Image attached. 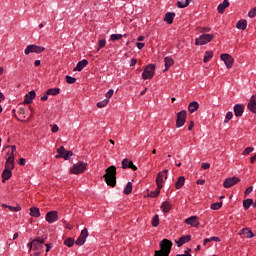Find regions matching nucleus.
Returning a JSON list of instances; mask_svg holds the SVG:
<instances>
[{
	"mask_svg": "<svg viewBox=\"0 0 256 256\" xmlns=\"http://www.w3.org/2000/svg\"><path fill=\"white\" fill-rule=\"evenodd\" d=\"M11 149V151H8L7 155L8 157L6 158L5 162V169L2 172V183H5V181H9L11 177H13V169H15V152L17 151V146L13 145H7L5 148L6 149Z\"/></svg>",
	"mask_w": 256,
	"mask_h": 256,
	"instance_id": "obj_1",
	"label": "nucleus"
},
{
	"mask_svg": "<svg viewBox=\"0 0 256 256\" xmlns=\"http://www.w3.org/2000/svg\"><path fill=\"white\" fill-rule=\"evenodd\" d=\"M117 167L109 166L104 174V179L109 187H115L117 185Z\"/></svg>",
	"mask_w": 256,
	"mask_h": 256,
	"instance_id": "obj_2",
	"label": "nucleus"
},
{
	"mask_svg": "<svg viewBox=\"0 0 256 256\" xmlns=\"http://www.w3.org/2000/svg\"><path fill=\"white\" fill-rule=\"evenodd\" d=\"M159 250H156L154 256H169L171 253V248L173 247V242L168 239H163L159 242Z\"/></svg>",
	"mask_w": 256,
	"mask_h": 256,
	"instance_id": "obj_3",
	"label": "nucleus"
},
{
	"mask_svg": "<svg viewBox=\"0 0 256 256\" xmlns=\"http://www.w3.org/2000/svg\"><path fill=\"white\" fill-rule=\"evenodd\" d=\"M43 245H45V238L38 237L28 243L30 251H40L43 252Z\"/></svg>",
	"mask_w": 256,
	"mask_h": 256,
	"instance_id": "obj_4",
	"label": "nucleus"
},
{
	"mask_svg": "<svg viewBox=\"0 0 256 256\" xmlns=\"http://www.w3.org/2000/svg\"><path fill=\"white\" fill-rule=\"evenodd\" d=\"M85 169H87V162L79 161L73 165L71 173L73 175H81V173H85Z\"/></svg>",
	"mask_w": 256,
	"mask_h": 256,
	"instance_id": "obj_5",
	"label": "nucleus"
},
{
	"mask_svg": "<svg viewBox=\"0 0 256 256\" xmlns=\"http://www.w3.org/2000/svg\"><path fill=\"white\" fill-rule=\"evenodd\" d=\"M43 51H45V47L39 46L37 44H30L25 48L24 53L25 55H31V53L39 54L43 53Z\"/></svg>",
	"mask_w": 256,
	"mask_h": 256,
	"instance_id": "obj_6",
	"label": "nucleus"
},
{
	"mask_svg": "<svg viewBox=\"0 0 256 256\" xmlns=\"http://www.w3.org/2000/svg\"><path fill=\"white\" fill-rule=\"evenodd\" d=\"M155 75V66L154 64H149L145 67L143 73H142V79H144V81L153 79Z\"/></svg>",
	"mask_w": 256,
	"mask_h": 256,
	"instance_id": "obj_7",
	"label": "nucleus"
},
{
	"mask_svg": "<svg viewBox=\"0 0 256 256\" xmlns=\"http://www.w3.org/2000/svg\"><path fill=\"white\" fill-rule=\"evenodd\" d=\"M213 37H215L213 34H202L195 39V45H207L213 41Z\"/></svg>",
	"mask_w": 256,
	"mask_h": 256,
	"instance_id": "obj_8",
	"label": "nucleus"
},
{
	"mask_svg": "<svg viewBox=\"0 0 256 256\" xmlns=\"http://www.w3.org/2000/svg\"><path fill=\"white\" fill-rule=\"evenodd\" d=\"M167 173H169V170L167 169L158 173L156 178V185L158 189H163V185L165 184V181H167Z\"/></svg>",
	"mask_w": 256,
	"mask_h": 256,
	"instance_id": "obj_9",
	"label": "nucleus"
},
{
	"mask_svg": "<svg viewBox=\"0 0 256 256\" xmlns=\"http://www.w3.org/2000/svg\"><path fill=\"white\" fill-rule=\"evenodd\" d=\"M187 121V111L182 110L178 112L177 119H176V127L177 129L183 127Z\"/></svg>",
	"mask_w": 256,
	"mask_h": 256,
	"instance_id": "obj_10",
	"label": "nucleus"
},
{
	"mask_svg": "<svg viewBox=\"0 0 256 256\" xmlns=\"http://www.w3.org/2000/svg\"><path fill=\"white\" fill-rule=\"evenodd\" d=\"M220 59L225 63V66L227 67V69H231V67H233V64L235 63V59L232 58V56L227 53L221 54Z\"/></svg>",
	"mask_w": 256,
	"mask_h": 256,
	"instance_id": "obj_11",
	"label": "nucleus"
},
{
	"mask_svg": "<svg viewBox=\"0 0 256 256\" xmlns=\"http://www.w3.org/2000/svg\"><path fill=\"white\" fill-rule=\"evenodd\" d=\"M237 183H241V179H239L236 176L231 177V178H226L223 182V187L225 189H230V187H233L234 185H237Z\"/></svg>",
	"mask_w": 256,
	"mask_h": 256,
	"instance_id": "obj_12",
	"label": "nucleus"
},
{
	"mask_svg": "<svg viewBox=\"0 0 256 256\" xmlns=\"http://www.w3.org/2000/svg\"><path fill=\"white\" fill-rule=\"evenodd\" d=\"M88 237H89V230H87V228H84L81 231L80 236L75 241L76 245H79V246L85 245V242L87 241Z\"/></svg>",
	"mask_w": 256,
	"mask_h": 256,
	"instance_id": "obj_13",
	"label": "nucleus"
},
{
	"mask_svg": "<svg viewBox=\"0 0 256 256\" xmlns=\"http://www.w3.org/2000/svg\"><path fill=\"white\" fill-rule=\"evenodd\" d=\"M45 220L47 223H55V221L59 220V213L55 210L47 212Z\"/></svg>",
	"mask_w": 256,
	"mask_h": 256,
	"instance_id": "obj_14",
	"label": "nucleus"
},
{
	"mask_svg": "<svg viewBox=\"0 0 256 256\" xmlns=\"http://www.w3.org/2000/svg\"><path fill=\"white\" fill-rule=\"evenodd\" d=\"M186 225H190V227L199 228V218L197 216H191L185 220Z\"/></svg>",
	"mask_w": 256,
	"mask_h": 256,
	"instance_id": "obj_15",
	"label": "nucleus"
},
{
	"mask_svg": "<svg viewBox=\"0 0 256 256\" xmlns=\"http://www.w3.org/2000/svg\"><path fill=\"white\" fill-rule=\"evenodd\" d=\"M122 169H132V171H137V166H135V164H133V161L124 158L122 160Z\"/></svg>",
	"mask_w": 256,
	"mask_h": 256,
	"instance_id": "obj_16",
	"label": "nucleus"
},
{
	"mask_svg": "<svg viewBox=\"0 0 256 256\" xmlns=\"http://www.w3.org/2000/svg\"><path fill=\"white\" fill-rule=\"evenodd\" d=\"M243 113H245V106L243 104H235L234 105L235 117H243Z\"/></svg>",
	"mask_w": 256,
	"mask_h": 256,
	"instance_id": "obj_17",
	"label": "nucleus"
},
{
	"mask_svg": "<svg viewBox=\"0 0 256 256\" xmlns=\"http://www.w3.org/2000/svg\"><path fill=\"white\" fill-rule=\"evenodd\" d=\"M191 241V235H185L181 236L179 240H176L177 247H182V245H185V243H189Z\"/></svg>",
	"mask_w": 256,
	"mask_h": 256,
	"instance_id": "obj_18",
	"label": "nucleus"
},
{
	"mask_svg": "<svg viewBox=\"0 0 256 256\" xmlns=\"http://www.w3.org/2000/svg\"><path fill=\"white\" fill-rule=\"evenodd\" d=\"M89 65V61L87 59H83L82 61H79L76 65V67L73 69V71H83L85 67Z\"/></svg>",
	"mask_w": 256,
	"mask_h": 256,
	"instance_id": "obj_19",
	"label": "nucleus"
},
{
	"mask_svg": "<svg viewBox=\"0 0 256 256\" xmlns=\"http://www.w3.org/2000/svg\"><path fill=\"white\" fill-rule=\"evenodd\" d=\"M164 63H165V69H164V73L166 71H169V68L173 67L175 60H173V58L167 56L164 58Z\"/></svg>",
	"mask_w": 256,
	"mask_h": 256,
	"instance_id": "obj_20",
	"label": "nucleus"
},
{
	"mask_svg": "<svg viewBox=\"0 0 256 256\" xmlns=\"http://www.w3.org/2000/svg\"><path fill=\"white\" fill-rule=\"evenodd\" d=\"M229 5H230L229 0H224L223 3L219 4L217 7L218 13H220V15H223V13H225V9H227Z\"/></svg>",
	"mask_w": 256,
	"mask_h": 256,
	"instance_id": "obj_21",
	"label": "nucleus"
},
{
	"mask_svg": "<svg viewBox=\"0 0 256 256\" xmlns=\"http://www.w3.org/2000/svg\"><path fill=\"white\" fill-rule=\"evenodd\" d=\"M175 19V12H167L164 17V21L171 25Z\"/></svg>",
	"mask_w": 256,
	"mask_h": 256,
	"instance_id": "obj_22",
	"label": "nucleus"
},
{
	"mask_svg": "<svg viewBox=\"0 0 256 256\" xmlns=\"http://www.w3.org/2000/svg\"><path fill=\"white\" fill-rule=\"evenodd\" d=\"M172 207L173 206L171 205L170 202L164 201L161 205V210L163 213H169V211H171Z\"/></svg>",
	"mask_w": 256,
	"mask_h": 256,
	"instance_id": "obj_23",
	"label": "nucleus"
},
{
	"mask_svg": "<svg viewBox=\"0 0 256 256\" xmlns=\"http://www.w3.org/2000/svg\"><path fill=\"white\" fill-rule=\"evenodd\" d=\"M199 109V102L193 101L188 105V111L190 113H195Z\"/></svg>",
	"mask_w": 256,
	"mask_h": 256,
	"instance_id": "obj_24",
	"label": "nucleus"
},
{
	"mask_svg": "<svg viewBox=\"0 0 256 256\" xmlns=\"http://www.w3.org/2000/svg\"><path fill=\"white\" fill-rule=\"evenodd\" d=\"M30 216L39 218V217H41V211L37 207H31L30 208Z\"/></svg>",
	"mask_w": 256,
	"mask_h": 256,
	"instance_id": "obj_25",
	"label": "nucleus"
},
{
	"mask_svg": "<svg viewBox=\"0 0 256 256\" xmlns=\"http://www.w3.org/2000/svg\"><path fill=\"white\" fill-rule=\"evenodd\" d=\"M237 29L245 31L247 29V20H239L236 24Z\"/></svg>",
	"mask_w": 256,
	"mask_h": 256,
	"instance_id": "obj_26",
	"label": "nucleus"
},
{
	"mask_svg": "<svg viewBox=\"0 0 256 256\" xmlns=\"http://www.w3.org/2000/svg\"><path fill=\"white\" fill-rule=\"evenodd\" d=\"M124 195H131L133 193V183L128 182L123 191Z\"/></svg>",
	"mask_w": 256,
	"mask_h": 256,
	"instance_id": "obj_27",
	"label": "nucleus"
},
{
	"mask_svg": "<svg viewBox=\"0 0 256 256\" xmlns=\"http://www.w3.org/2000/svg\"><path fill=\"white\" fill-rule=\"evenodd\" d=\"M183 185H185V177L184 176H180L178 178V180L175 183V188L176 189H181V187H183Z\"/></svg>",
	"mask_w": 256,
	"mask_h": 256,
	"instance_id": "obj_28",
	"label": "nucleus"
},
{
	"mask_svg": "<svg viewBox=\"0 0 256 256\" xmlns=\"http://www.w3.org/2000/svg\"><path fill=\"white\" fill-rule=\"evenodd\" d=\"M189 3H191V0H182L177 2V7L179 9H185V7H189Z\"/></svg>",
	"mask_w": 256,
	"mask_h": 256,
	"instance_id": "obj_29",
	"label": "nucleus"
},
{
	"mask_svg": "<svg viewBox=\"0 0 256 256\" xmlns=\"http://www.w3.org/2000/svg\"><path fill=\"white\" fill-rule=\"evenodd\" d=\"M255 203H253V199L251 198H248V199H245L243 201V207L245 209V211H247V209H249L251 207V205H254Z\"/></svg>",
	"mask_w": 256,
	"mask_h": 256,
	"instance_id": "obj_30",
	"label": "nucleus"
},
{
	"mask_svg": "<svg viewBox=\"0 0 256 256\" xmlns=\"http://www.w3.org/2000/svg\"><path fill=\"white\" fill-rule=\"evenodd\" d=\"M213 59V52L212 51H206L204 54V63H209Z\"/></svg>",
	"mask_w": 256,
	"mask_h": 256,
	"instance_id": "obj_31",
	"label": "nucleus"
},
{
	"mask_svg": "<svg viewBox=\"0 0 256 256\" xmlns=\"http://www.w3.org/2000/svg\"><path fill=\"white\" fill-rule=\"evenodd\" d=\"M61 93V89L59 88H50L47 90L46 95H59Z\"/></svg>",
	"mask_w": 256,
	"mask_h": 256,
	"instance_id": "obj_32",
	"label": "nucleus"
},
{
	"mask_svg": "<svg viewBox=\"0 0 256 256\" xmlns=\"http://www.w3.org/2000/svg\"><path fill=\"white\" fill-rule=\"evenodd\" d=\"M65 147L61 146L60 148L57 149V155H56V159H63L64 155H65Z\"/></svg>",
	"mask_w": 256,
	"mask_h": 256,
	"instance_id": "obj_33",
	"label": "nucleus"
},
{
	"mask_svg": "<svg viewBox=\"0 0 256 256\" xmlns=\"http://www.w3.org/2000/svg\"><path fill=\"white\" fill-rule=\"evenodd\" d=\"M161 193V188L157 186V189L155 191H151L148 196L151 197L152 199H155V197H159V194Z\"/></svg>",
	"mask_w": 256,
	"mask_h": 256,
	"instance_id": "obj_34",
	"label": "nucleus"
},
{
	"mask_svg": "<svg viewBox=\"0 0 256 256\" xmlns=\"http://www.w3.org/2000/svg\"><path fill=\"white\" fill-rule=\"evenodd\" d=\"M221 207H223V202H215L211 204L210 209H212L213 211H219Z\"/></svg>",
	"mask_w": 256,
	"mask_h": 256,
	"instance_id": "obj_35",
	"label": "nucleus"
},
{
	"mask_svg": "<svg viewBox=\"0 0 256 256\" xmlns=\"http://www.w3.org/2000/svg\"><path fill=\"white\" fill-rule=\"evenodd\" d=\"M211 241H216L217 243H219V241H221V238H219L217 236H212L210 238H205L204 239V245H207V243H211Z\"/></svg>",
	"mask_w": 256,
	"mask_h": 256,
	"instance_id": "obj_36",
	"label": "nucleus"
},
{
	"mask_svg": "<svg viewBox=\"0 0 256 256\" xmlns=\"http://www.w3.org/2000/svg\"><path fill=\"white\" fill-rule=\"evenodd\" d=\"M244 237H246V239H253L255 237V234L251 229L247 228Z\"/></svg>",
	"mask_w": 256,
	"mask_h": 256,
	"instance_id": "obj_37",
	"label": "nucleus"
},
{
	"mask_svg": "<svg viewBox=\"0 0 256 256\" xmlns=\"http://www.w3.org/2000/svg\"><path fill=\"white\" fill-rule=\"evenodd\" d=\"M64 245H66V247H73V245H75V240L73 238H67L64 241Z\"/></svg>",
	"mask_w": 256,
	"mask_h": 256,
	"instance_id": "obj_38",
	"label": "nucleus"
},
{
	"mask_svg": "<svg viewBox=\"0 0 256 256\" xmlns=\"http://www.w3.org/2000/svg\"><path fill=\"white\" fill-rule=\"evenodd\" d=\"M108 104H109L108 99H104L97 103V107L98 109H103V107H107Z\"/></svg>",
	"mask_w": 256,
	"mask_h": 256,
	"instance_id": "obj_39",
	"label": "nucleus"
},
{
	"mask_svg": "<svg viewBox=\"0 0 256 256\" xmlns=\"http://www.w3.org/2000/svg\"><path fill=\"white\" fill-rule=\"evenodd\" d=\"M111 41H119L123 39V34H112L110 36Z\"/></svg>",
	"mask_w": 256,
	"mask_h": 256,
	"instance_id": "obj_40",
	"label": "nucleus"
},
{
	"mask_svg": "<svg viewBox=\"0 0 256 256\" xmlns=\"http://www.w3.org/2000/svg\"><path fill=\"white\" fill-rule=\"evenodd\" d=\"M247 109L248 111H251V113L256 114V103H248Z\"/></svg>",
	"mask_w": 256,
	"mask_h": 256,
	"instance_id": "obj_41",
	"label": "nucleus"
},
{
	"mask_svg": "<svg viewBox=\"0 0 256 256\" xmlns=\"http://www.w3.org/2000/svg\"><path fill=\"white\" fill-rule=\"evenodd\" d=\"M75 81H77V78H75L73 76L66 75V83H68L69 85H73V83H75Z\"/></svg>",
	"mask_w": 256,
	"mask_h": 256,
	"instance_id": "obj_42",
	"label": "nucleus"
},
{
	"mask_svg": "<svg viewBox=\"0 0 256 256\" xmlns=\"http://www.w3.org/2000/svg\"><path fill=\"white\" fill-rule=\"evenodd\" d=\"M152 227H159V215H155L152 219Z\"/></svg>",
	"mask_w": 256,
	"mask_h": 256,
	"instance_id": "obj_43",
	"label": "nucleus"
},
{
	"mask_svg": "<svg viewBox=\"0 0 256 256\" xmlns=\"http://www.w3.org/2000/svg\"><path fill=\"white\" fill-rule=\"evenodd\" d=\"M231 119H233V112L229 111L226 113L224 123H229V121H231Z\"/></svg>",
	"mask_w": 256,
	"mask_h": 256,
	"instance_id": "obj_44",
	"label": "nucleus"
},
{
	"mask_svg": "<svg viewBox=\"0 0 256 256\" xmlns=\"http://www.w3.org/2000/svg\"><path fill=\"white\" fill-rule=\"evenodd\" d=\"M71 157H73V152L66 150L62 159H65V161H68V159H71Z\"/></svg>",
	"mask_w": 256,
	"mask_h": 256,
	"instance_id": "obj_45",
	"label": "nucleus"
},
{
	"mask_svg": "<svg viewBox=\"0 0 256 256\" xmlns=\"http://www.w3.org/2000/svg\"><path fill=\"white\" fill-rule=\"evenodd\" d=\"M105 45H107V40H105V39L99 40V42H98V51L103 49V47H105Z\"/></svg>",
	"mask_w": 256,
	"mask_h": 256,
	"instance_id": "obj_46",
	"label": "nucleus"
},
{
	"mask_svg": "<svg viewBox=\"0 0 256 256\" xmlns=\"http://www.w3.org/2000/svg\"><path fill=\"white\" fill-rule=\"evenodd\" d=\"M8 209L12 213H18V211H21V207L20 206H8Z\"/></svg>",
	"mask_w": 256,
	"mask_h": 256,
	"instance_id": "obj_47",
	"label": "nucleus"
},
{
	"mask_svg": "<svg viewBox=\"0 0 256 256\" xmlns=\"http://www.w3.org/2000/svg\"><path fill=\"white\" fill-rule=\"evenodd\" d=\"M248 17H250V19H253L254 17H256V7H254L248 12Z\"/></svg>",
	"mask_w": 256,
	"mask_h": 256,
	"instance_id": "obj_48",
	"label": "nucleus"
},
{
	"mask_svg": "<svg viewBox=\"0 0 256 256\" xmlns=\"http://www.w3.org/2000/svg\"><path fill=\"white\" fill-rule=\"evenodd\" d=\"M113 93H115V91L113 89H110L106 94H105V99H108V102H109V99H111L113 97Z\"/></svg>",
	"mask_w": 256,
	"mask_h": 256,
	"instance_id": "obj_49",
	"label": "nucleus"
},
{
	"mask_svg": "<svg viewBox=\"0 0 256 256\" xmlns=\"http://www.w3.org/2000/svg\"><path fill=\"white\" fill-rule=\"evenodd\" d=\"M254 150H255V148H253V147H247V148L243 151V155H249V153H253Z\"/></svg>",
	"mask_w": 256,
	"mask_h": 256,
	"instance_id": "obj_50",
	"label": "nucleus"
},
{
	"mask_svg": "<svg viewBox=\"0 0 256 256\" xmlns=\"http://www.w3.org/2000/svg\"><path fill=\"white\" fill-rule=\"evenodd\" d=\"M176 256H192L191 255V248H188L184 251V254H177Z\"/></svg>",
	"mask_w": 256,
	"mask_h": 256,
	"instance_id": "obj_51",
	"label": "nucleus"
},
{
	"mask_svg": "<svg viewBox=\"0 0 256 256\" xmlns=\"http://www.w3.org/2000/svg\"><path fill=\"white\" fill-rule=\"evenodd\" d=\"M65 229H68L69 231H72L73 225L67 223V221L63 220Z\"/></svg>",
	"mask_w": 256,
	"mask_h": 256,
	"instance_id": "obj_52",
	"label": "nucleus"
},
{
	"mask_svg": "<svg viewBox=\"0 0 256 256\" xmlns=\"http://www.w3.org/2000/svg\"><path fill=\"white\" fill-rule=\"evenodd\" d=\"M30 99H32V101H33V99H35V97H36V93H35V90H32V91H30L28 94H26Z\"/></svg>",
	"mask_w": 256,
	"mask_h": 256,
	"instance_id": "obj_53",
	"label": "nucleus"
},
{
	"mask_svg": "<svg viewBox=\"0 0 256 256\" xmlns=\"http://www.w3.org/2000/svg\"><path fill=\"white\" fill-rule=\"evenodd\" d=\"M51 127L52 133H57V131H59V126H57V124L51 125Z\"/></svg>",
	"mask_w": 256,
	"mask_h": 256,
	"instance_id": "obj_54",
	"label": "nucleus"
},
{
	"mask_svg": "<svg viewBox=\"0 0 256 256\" xmlns=\"http://www.w3.org/2000/svg\"><path fill=\"white\" fill-rule=\"evenodd\" d=\"M19 113H20L21 117H23V119H25V117H26V115H27V112L25 111V109L20 108V109H19Z\"/></svg>",
	"mask_w": 256,
	"mask_h": 256,
	"instance_id": "obj_55",
	"label": "nucleus"
},
{
	"mask_svg": "<svg viewBox=\"0 0 256 256\" xmlns=\"http://www.w3.org/2000/svg\"><path fill=\"white\" fill-rule=\"evenodd\" d=\"M250 193H253V186L248 187L244 192L245 195H250Z\"/></svg>",
	"mask_w": 256,
	"mask_h": 256,
	"instance_id": "obj_56",
	"label": "nucleus"
},
{
	"mask_svg": "<svg viewBox=\"0 0 256 256\" xmlns=\"http://www.w3.org/2000/svg\"><path fill=\"white\" fill-rule=\"evenodd\" d=\"M202 169L207 170L211 168V164L209 163H202L201 164Z\"/></svg>",
	"mask_w": 256,
	"mask_h": 256,
	"instance_id": "obj_57",
	"label": "nucleus"
},
{
	"mask_svg": "<svg viewBox=\"0 0 256 256\" xmlns=\"http://www.w3.org/2000/svg\"><path fill=\"white\" fill-rule=\"evenodd\" d=\"M25 163H27L25 158H20L19 161H18V165H21L22 167L25 166Z\"/></svg>",
	"mask_w": 256,
	"mask_h": 256,
	"instance_id": "obj_58",
	"label": "nucleus"
},
{
	"mask_svg": "<svg viewBox=\"0 0 256 256\" xmlns=\"http://www.w3.org/2000/svg\"><path fill=\"white\" fill-rule=\"evenodd\" d=\"M136 47H137V49H143V47H145V43H143V42H137V43H136Z\"/></svg>",
	"mask_w": 256,
	"mask_h": 256,
	"instance_id": "obj_59",
	"label": "nucleus"
},
{
	"mask_svg": "<svg viewBox=\"0 0 256 256\" xmlns=\"http://www.w3.org/2000/svg\"><path fill=\"white\" fill-rule=\"evenodd\" d=\"M24 103H33V99H31L30 97H28L27 95L25 96V99H24Z\"/></svg>",
	"mask_w": 256,
	"mask_h": 256,
	"instance_id": "obj_60",
	"label": "nucleus"
},
{
	"mask_svg": "<svg viewBox=\"0 0 256 256\" xmlns=\"http://www.w3.org/2000/svg\"><path fill=\"white\" fill-rule=\"evenodd\" d=\"M135 65H137V59L132 58L130 61V67H135Z\"/></svg>",
	"mask_w": 256,
	"mask_h": 256,
	"instance_id": "obj_61",
	"label": "nucleus"
},
{
	"mask_svg": "<svg viewBox=\"0 0 256 256\" xmlns=\"http://www.w3.org/2000/svg\"><path fill=\"white\" fill-rule=\"evenodd\" d=\"M46 247V253H49L51 251V248L53 247L51 244H45Z\"/></svg>",
	"mask_w": 256,
	"mask_h": 256,
	"instance_id": "obj_62",
	"label": "nucleus"
},
{
	"mask_svg": "<svg viewBox=\"0 0 256 256\" xmlns=\"http://www.w3.org/2000/svg\"><path fill=\"white\" fill-rule=\"evenodd\" d=\"M247 232V228H243L242 230H240V232L238 233V235H244L245 236V233Z\"/></svg>",
	"mask_w": 256,
	"mask_h": 256,
	"instance_id": "obj_63",
	"label": "nucleus"
},
{
	"mask_svg": "<svg viewBox=\"0 0 256 256\" xmlns=\"http://www.w3.org/2000/svg\"><path fill=\"white\" fill-rule=\"evenodd\" d=\"M41 253H42L41 251L36 250V252L32 253L31 256H39L41 255Z\"/></svg>",
	"mask_w": 256,
	"mask_h": 256,
	"instance_id": "obj_64",
	"label": "nucleus"
}]
</instances>
